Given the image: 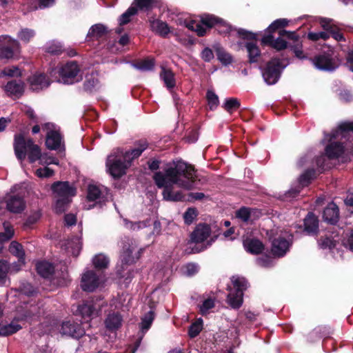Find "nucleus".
<instances>
[{
	"label": "nucleus",
	"instance_id": "nucleus-1",
	"mask_svg": "<svg viewBox=\"0 0 353 353\" xmlns=\"http://www.w3.org/2000/svg\"><path fill=\"white\" fill-rule=\"evenodd\" d=\"M152 179L158 188H163L162 195L168 201H184L185 196L181 190L174 191V185L187 190L194 188L197 181L194 165L183 159L170 162L163 172H155Z\"/></svg>",
	"mask_w": 353,
	"mask_h": 353
},
{
	"label": "nucleus",
	"instance_id": "nucleus-2",
	"mask_svg": "<svg viewBox=\"0 0 353 353\" xmlns=\"http://www.w3.org/2000/svg\"><path fill=\"white\" fill-rule=\"evenodd\" d=\"M13 147L16 157L19 161L26 159L27 153L30 163H34L41 157L39 146L34 144L32 139H26L21 133L16 134L14 137Z\"/></svg>",
	"mask_w": 353,
	"mask_h": 353
},
{
	"label": "nucleus",
	"instance_id": "nucleus-3",
	"mask_svg": "<svg viewBox=\"0 0 353 353\" xmlns=\"http://www.w3.org/2000/svg\"><path fill=\"white\" fill-rule=\"evenodd\" d=\"M231 281L233 288L228 287L227 303L232 308L239 309L243 304V292L249 287V283L245 278L239 276H232Z\"/></svg>",
	"mask_w": 353,
	"mask_h": 353
},
{
	"label": "nucleus",
	"instance_id": "nucleus-4",
	"mask_svg": "<svg viewBox=\"0 0 353 353\" xmlns=\"http://www.w3.org/2000/svg\"><path fill=\"white\" fill-rule=\"evenodd\" d=\"M109 174L114 179H120L125 174L126 170L130 165L127 160H124L123 150L117 149L108 156L105 162Z\"/></svg>",
	"mask_w": 353,
	"mask_h": 353
},
{
	"label": "nucleus",
	"instance_id": "nucleus-5",
	"mask_svg": "<svg viewBox=\"0 0 353 353\" xmlns=\"http://www.w3.org/2000/svg\"><path fill=\"white\" fill-rule=\"evenodd\" d=\"M285 65L277 57L272 58L262 70V77L268 85H274L279 80Z\"/></svg>",
	"mask_w": 353,
	"mask_h": 353
},
{
	"label": "nucleus",
	"instance_id": "nucleus-6",
	"mask_svg": "<svg viewBox=\"0 0 353 353\" xmlns=\"http://www.w3.org/2000/svg\"><path fill=\"white\" fill-rule=\"evenodd\" d=\"M26 206L24 198L19 194H7L0 201V210L6 209L13 214H21L25 210Z\"/></svg>",
	"mask_w": 353,
	"mask_h": 353
},
{
	"label": "nucleus",
	"instance_id": "nucleus-7",
	"mask_svg": "<svg viewBox=\"0 0 353 353\" xmlns=\"http://www.w3.org/2000/svg\"><path fill=\"white\" fill-rule=\"evenodd\" d=\"M80 69L74 61H69L63 65L59 70L61 81L65 84H73L79 82L81 78L77 77Z\"/></svg>",
	"mask_w": 353,
	"mask_h": 353
},
{
	"label": "nucleus",
	"instance_id": "nucleus-8",
	"mask_svg": "<svg viewBox=\"0 0 353 353\" xmlns=\"http://www.w3.org/2000/svg\"><path fill=\"white\" fill-rule=\"evenodd\" d=\"M54 197L72 199L77 194V188L69 181H56L51 185Z\"/></svg>",
	"mask_w": 353,
	"mask_h": 353
},
{
	"label": "nucleus",
	"instance_id": "nucleus-9",
	"mask_svg": "<svg viewBox=\"0 0 353 353\" xmlns=\"http://www.w3.org/2000/svg\"><path fill=\"white\" fill-rule=\"evenodd\" d=\"M19 48L17 41L8 36H0V59H10Z\"/></svg>",
	"mask_w": 353,
	"mask_h": 353
},
{
	"label": "nucleus",
	"instance_id": "nucleus-10",
	"mask_svg": "<svg viewBox=\"0 0 353 353\" xmlns=\"http://www.w3.org/2000/svg\"><path fill=\"white\" fill-rule=\"evenodd\" d=\"M122 251L121 253V261L122 264L130 265L139 259V256H134L132 253L137 249L135 242L129 238H125L123 240Z\"/></svg>",
	"mask_w": 353,
	"mask_h": 353
},
{
	"label": "nucleus",
	"instance_id": "nucleus-11",
	"mask_svg": "<svg viewBox=\"0 0 353 353\" xmlns=\"http://www.w3.org/2000/svg\"><path fill=\"white\" fill-rule=\"evenodd\" d=\"M292 236H289L288 239L282 236L275 238L272 241L271 252L277 257H282L289 251L292 244Z\"/></svg>",
	"mask_w": 353,
	"mask_h": 353
},
{
	"label": "nucleus",
	"instance_id": "nucleus-12",
	"mask_svg": "<svg viewBox=\"0 0 353 353\" xmlns=\"http://www.w3.org/2000/svg\"><path fill=\"white\" fill-rule=\"evenodd\" d=\"M101 279L94 270H88L83 274L81 287L83 291L93 292L100 285Z\"/></svg>",
	"mask_w": 353,
	"mask_h": 353
},
{
	"label": "nucleus",
	"instance_id": "nucleus-13",
	"mask_svg": "<svg viewBox=\"0 0 353 353\" xmlns=\"http://www.w3.org/2000/svg\"><path fill=\"white\" fill-rule=\"evenodd\" d=\"M60 333L62 335L79 339L85 334V331L79 323L67 321L62 323Z\"/></svg>",
	"mask_w": 353,
	"mask_h": 353
},
{
	"label": "nucleus",
	"instance_id": "nucleus-14",
	"mask_svg": "<svg viewBox=\"0 0 353 353\" xmlns=\"http://www.w3.org/2000/svg\"><path fill=\"white\" fill-rule=\"evenodd\" d=\"M4 90L8 97L13 99H20L25 92V83L21 80H11L4 86Z\"/></svg>",
	"mask_w": 353,
	"mask_h": 353
},
{
	"label": "nucleus",
	"instance_id": "nucleus-15",
	"mask_svg": "<svg viewBox=\"0 0 353 353\" xmlns=\"http://www.w3.org/2000/svg\"><path fill=\"white\" fill-rule=\"evenodd\" d=\"M211 233L210 225L205 223H201L196 225L190 235V243H199L205 241Z\"/></svg>",
	"mask_w": 353,
	"mask_h": 353
},
{
	"label": "nucleus",
	"instance_id": "nucleus-16",
	"mask_svg": "<svg viewBox=\"0 0 353 353\" xmlns=\"http://www.w3.org/2000/svg\"><path fill=\"white\" fill-rule=\"evenodd\" d=\"M311 61L315 67L321 70L332 71L336 68L334 60L329 54H318L311 59Z\"/></svg>",
	"mask_w": 353,
	"mask_h": 353
},
{
	"label": "nucleus",
	"instance_id": "nucleus-17",
	"mask_svg": "<svg viewBox=\"0 0 353 353\" xmlns=\"http://www.w3.org/2000/svg\"><path fill=\"white\" fill-rule=\"evenodd\" d=\"M27 81L33 91H39L48 88L50 84L49 78L44 73L37 72L30 76Z\"/></svg>",
	"mask_w": 353,
	"mask_h": 353
},
{
	"label": "nucleus",
	"instance_id": "nucleus-18",
	"mask_svg": "<svg viewBox=\"0 0 353 353\" xmlns=\"http://www.w3.org/2000/svg\"><path fill=\"white\" fill-rule=\"evenodd\" d=\"M135 148L123 151V155L124 156V160H127L128 163L131 165L132 162L139 158L143 151H145L148 147V143L145 140H139L134 143Z\"/></svg>",
	"mask_w": 353,
	"mask_h": 353
},
{
	"label": "nucleus",
	"instance_id": "nucleus-19",
	"mask_svg": "<svg viewBox=\"0 0 353 353\" xmlns=\"http://www.w3.org/2000/svg\"><path fill=\"white\" fill-rule=\"evenodd\" d=\"M150 30L155 34L165 38L170 32L168 24L160 19L150 17L148 19Z\"/></svg>",
	"mask_w": 353,
	"mask_h": 353
},
{
	"label": "nucleus",
	"instance_id": "nucleus-20",
	"mask_svg": "<svg viewBox=\"0 0 353 353\" xmlns=\"http://www.w3.org/2000/svg\"><path fill=\"white\" fill-rule=\"evenodd\" d=\"M282 37H283L279 36L275 39L273 35H263L261 40V45L270 46L276 50H284L288 48V43Z\"/></svg>",
	"mask_w": 353,
	"mask_h": 353
},
{
	"label": "nucleus",
	"instance_id": "nucleus-21",
	"mask_svg": "<svg viewBox=\"0 0 353 353\" xmlns=\"http://www.w3.org/2000/svg\"><path fill=\"white\" fill-rule=\"evenodd\" d=\"M325 154L329 159H337L345 152V146L341 142H331L325 148Z\"/></svg>",
	"mask_w": 353,
	"mask_h": 353
},
{
	"label": "nucleus",
	"instance_id": "nucleus-22",
	"mask_svg": "<svg viewBox=\"0 0 353 353\" xmlns=\"http://www.w3.org/2000/svg\"><path fill=\"white\" fill-rule=\"evenodd\" d=\"M45 310L43 304L41 302H38L35 304H31L28 309H26L23 314V318L27 320H33L39 318L40 316L44 314Z\"/></svg>",
	"mask_w": 353,
	"mask_h": 353
},
{
	"label": "nucleus",
	"instance_id": "nucleus-23",
	"mask_svg": "<svg viewBox=\"0 0 353 353\" xmlns=\"http://www.w3.org/2000/svg\"><path fill=\"white\" fill-rule=\"evenodd\" d=\"M61 142V135L56 130H50L46 134V145L52 150H56L60 147Z\"/></svg>",
	"mask_w": 353,
	"mask_h": 353
},
{
	"label": "nucleus",
	"instance_id": "nucleus-24",
	"mask_svg": "<svg viewBox=\"0 0 353 353\" xmlns=\"http://www.w3.org/2000/svg\"><path fill=\"white\" fill-rule=\"evenodd\" d=\"M199 23L205 29H211L212 28H216L218 24L222 23V19L219 18L214 14L204 13L199 16Z\"/></svg>",
	"mask_w": 353,
	"mask_h": 353
},
{
	"label": "nucleus",
	"instance_id": "nucleus-25",
	"mask_svg": "<svg viewBox=\"0 0 353 353\" xmlns=\"http://www.w3.org/2000/svg\"><path fill=\"white\" fill-rule=\"evenodd\" d=\"M108 31L107 27L101 23L94 24L90 28L87 38L89 40H99L103 37L108 34Z\"/></svg>",
	"mask_w": 353,
	"mask_h": 353
},
{
	"label": "nucleus",
	"instance_id": "nucleus-26",
	"mask_svg": "<svg viewBox=\"0 0 353 353\" xmlns=\"http://www.w3.org/2000/svg\"><path fill=\"white\" fill-rule=\"evenodd\" d=\"M243 246L247 252L252 254H259L264 250V245L256 239H248L243 241Z\"/></svg>",
	"mask_w": 353,
	"mask_h": 353
},
{
	"label": "nucleus",
	"instance_id": "nucleus-27",
	"mask_svg": "<svg viewBox=\"0 0 353 353\" xmlns=\"http://www.w3.org/2000/svg\"><path fill=\"white\" fill-rule=\"evenodd\" d=\"M37 273L45 279L51 278L54 273V265L48 261H39L36 265Z\"/></svg>",
	"mask_w": 353,
	"mask_h": 353
},
{
	"label": "nucleus",
	"instance_id": "nucleus-28",
	"mask_svg": "<svg viewBox=\"0 0 353 353\" xmlns=\"http://www.w3.org/2000/svg\"><path fill=\"white\" fill-rule=\"evenodd\" d=\"M323 221H339V208L334 202H330L323 212Z\"/></svg>",
	"mask_w": 353,
	"mask_h": 353
},
{
	"label": "nucleus",
	"instance_id": "nucleus-29",
	"mask_svg": "<svg viewBox=\"0 0 353 353\" xmlns=\"http://www.w3.org/2000/svg\"><path fill=\"white\" fill-rule=\"evenodd\" d=\"M122 323V316L117 312L109 314L105 320L107 329L111 331L119 329Z\"/></svg>",
	"mask_w": 353,
	"mask_h": 353
},
{
	"label": "nucleus",
	"instance_id": "nucleus-30",
	"mask_svg": "<svg viewBox=\"0 0 353 353\" xmlns=\"http://www.w3.org/2000/svg\"><path fill=\"white\" fill-rule=\"evenodd\" d=\"M289 24V21L287 19H278L274 21L265 30V32L264 35L270 34L273 35V34L276 32H278L280 35V32L283 30L285 27H287Z\"/></svg>",
	"mask_w": 353,
	"mask_h": 353
},
{
	"label": "nucleus",
	"instance_id": "nucleus-31",
	"mask_svg": "<svg viewBox=\"0 0 353 353\" xmlns=\"http://www.w3.org/2000/svg\"><path fill=\"white\" fill-rule=\"evenodd\" d=\"M213 48L216 52L217 59L224 65L231 64L233 61L232 55L226 52L225 49L219 44L213 46Z\"/></svg>",
	"mask_w": 353,
	"mask_h": 353
},
{
	"label": "nucleus",
	"instance_id": "nucleus-32",
	"mask_svg": "<svg viewBox=\"0 0 353 353\" xmlns=\"http://www.w3.org/2000/svg\"><path fill=\"white\" fill-rule=\"evenodd\" d=\"M62 246L65 247V250L70 253L72 256L77 257L81 250V242L80 239L74 237L67 243H64Z\"/></svg>",
	"mask_w": 353,
	"mask_h": 353
},
{
	"label": "nucleus",
	"instance_id": "nucleus-33",
	"mask_svg": "<svg viewBox=\"0 0 353 353\" xmlns=\"http://www.w3.org/2000/svg\"><path fill=\"white\" fill-rule=\"evenodd\" d=\"M247 49L250 63H257L261 57V50L258 46L253 42H247L245 45Z\"/></svg>",
	"mask_w": 353,
	"mask_h": 353
},
{
	"label": "nucleus",
	"instance_id": "nucleus-34",
	"mask_svg": "<svg viewBox=\"0 0 353 353\" xmlns=\"http://www.w3.org/2000/svg\"><path fill=\"white\" fill-rule=\"evenodd\" d=\"M22 327L15 321H12L10 323H0V336H6L13 334L20 330Z\"/></svg>",
	"mask_w": 353,
	"mask_h": 353
},
{
	"label": "nucleus",
	"instance_id": "nucleus-35",
	"mask_svg": "<svg viewBox=\"0 0 353 353\" xmlns=\"http://www.w3.org/2000/svg\"><path fill=\"white\" fill-rule=\"evenodd\" d=\"M161 77L168 89H172L176 86L174 74L171 70L163 68Z\"/></svg>",
	"mask_w": 353,
	"mask_h": 353
},
{
	"label": "nucleus",
	"instance_id": "nucleus-36",
	"mask_svg": "<svg viewBox=\"0 0 353 353\" xmlns=\"http://www.w3.org/2000/svg\"><path fill=\"white\" fill-rule=\"evenodd\" d=\"M316 177V170L314 168H309L299 176V183L302 187L309 185L312 181Z\"/></svg>",
	"mask_w": 353,
	"mask_h": 353
},
{
	"label": "nucleus",
	"instance_id": "nucleus-37",
	"mask_svg": "<svg viewBox=\"0 0 353 353\" xmlns=\"http://www.w3.org/2000/svg\"><path fill=\"white\" fill-rule=\"evenodd\" d=\"M350 133H353V122H343L338 126L332 137L336 138L340 135L343 138H346Z\"/></svg>",
	"mask_w": 353,
	"mask_h": 353
},
{
	"label": "nucleus",
	"instance_id": "nucleus-38",
	"mask_svg": "<svg viewBox=\"0 0 353 353\" xmlns=\"http://www.w3.org/2000/svg\"><path fill=\"white\" fill-rule=\"evenodd\" d=\"M157 4V0H134L132 6L137 8V11H150L152 10Z\"/></svg>",
	"mask_w": 353,
	"mask_h": 353
},
{
	"label": "nucleus",
	"instance_id": "nucleus-39",
	"mask_svg": "<svg viewBox=\"0 0 353 353\" xmlns=\"http://www.w3.org/2000/svg\"><path fill=\"white\" fill-rule=\"evenodd\" d=\"M134 68L141 71H150L154 67V60L153 59H145L138 60L132 63Z\"/></svg>",
	"mask_w": 353,
	"mask_h": 353
},
{
	"label": "nucleus",
	"instance_id": "nucleus-40",
	"mask_svg": "<svg viewBox=\"0 0 353 353\" xmlns=\"http://www.w3.org/2000/svg\"><path fill=\"white\" fill-rule=\"evenodd\" d=\"M3 231L0 232V241L5 243L13 237L14 234V230L13 226L10 224V222H3Z\"/></svg>",
	"mask_w": 353,
	"mask_h": 353
},
{
	"label": "nucleus",
	"instance_id": "nucleus-41",
	"mask_svg": "<svg viewBox=\"0 0 353 353\" xmlns=\"http://www.w3.org/2000/svg\"><path fill=\"white\" fill-rule=\"evenodd\" d=\"M330 160L327 158L325 153L316 158V164L319 173H323L324 171L332 168V165L330 162Z\"/></svg>",
	"mask_w": 353,
	"mask_h": 353
},
{
	"label": "nucleus",
	"instance_id": "nucleus-42",
	"mask_svg": "<svg viewBox=\"0 0 353 353\" xmlns=\"http://www.w3.org/2000/svg\"><path fill=\"white\" fill-rule=\"evenodd\" d=\"M78 310L83 317H90L94 314L96 309L92 301H87L79 306Z\"/></svg>",
	"mask_w": 353,
	"mask_h": 353
},
{
	"label": "nucleus",
	"instance_id": "nucleus-43",
	"mask_svg": "<svg viewBox=\"0 0 353 353\" xmlns=\"http://www.w3.org/2000/svg\"><path fill=\"white\" fill-rule=\"evenodd\" d=\"M109 262L108 257L103 254H98L92 259L94 268L99 270L106 269L108 267Z\"/></svg>",
	"mask_w": 353,
	"mask_h": 353
},
{
	"label": "nucleus",
	"instance_id": "nucleus-44",
	"mask_svg": "<svg viewBox=\"0 0 353 353\" xmlns=\"http://www.w3.org/2000/svg\"><path fill=\"white\" fill-rule=\"evenodd\" d=\"M10 271V263L3 259H0V286L6 284Z\"/></svg>",
	"mask_w": 353,
	"mask_h": 353
},
{
	"label": "nucleus",
	"instance_id": "nucleus-45",
	"mask_svg": "<svg viewBox=\"0 0 353 353\" xmlns=\"http://www.w3.org/2000/svg\"><path fill=\"white\" fill-rule=\"evenodd\" d=\"M9 252L18 257V259H25V252L23 246L17 241H12L9 245Z\"/></svg>",
	"mask_w": 353,
	"mask_h": 353
},
{
	"label": "nucleus",
	"instance_id": "nucleus-46",
	"mask_svg": "<svg viewBox=\"0 0 353 353\" xmlns=\"http://www.w3.org/2000/svg\"><path fill=\"white\" fill-rule=\"evenodd\" d=\"M54 198L56 199L54 210L55 212L57 214H61L67 210L68 207L69 206L70 203L72 201V199L59 197Z\"/></svg>",
	"mask_w": 353,
	"mask_h": 353
},
{
	"label": "nucleus",
	"instance_id": "nucleus-47",
	"mask_svg": "<svg viewBox=\"0 0 353 353\" xmlns=\"http://www.w3.org/2000/svg\"><path fill=\"white\" fill-rule=\"evenodd\" d=\"M45 52L52 55H59L63 52V48L60 43L52 41L47 43L45 47Z\"/></svg>",
	"mask_w": 353,
	"mask_h": 353
},
{
	"label": "nucleus",
	"instance_id": "nucleus-48",
	"mask_svg": "<svg viewBox=\"0 0 353 353\" xmlns=\"http://www.w3.org/2000/svg\"><path fill=\"white\" fill-rule=\"evenodd\" d=\"M241 106V103L237 98H228L225 100L223 108L229 113H232L238 110Z\"/></svg>",
	"mask_w": 353,
	"mask_h": 353
},
{
	"label": "nucleus",
	"instance_id": "nucleus-49",
	"mask_svg": "<svg viewBox=\"0 0 353 353\" xmlns=\"http://www.w3.org/2000/svg\"><path fill=\"white\" fill-rule=\"evenodd\" d=\"M137 13V8L133 6L129 7L127 10L120 16L119 25L123 26L128 23L130 21L131 17L135 15Z\"/></svg>",
	"mask_w": 353,
	"mask_h": 353
},
{
	"label": "nucleus",
	"instance_id": "nucleus-50",
	"mask_svg": "<svg viewBox=\"0 0 353 353\" xmlns=\"http://www.w3.org/2000/svg\"><path fill=\"white\" fill-rule=\"evenodd\" d=\"M327 333L326 332V327H318L314 329L308 334V341L313 343L317 340H320L323 336H325Z\"/></svg>",
	"mask_w": 353,
	"mask_h": 353
},
{
	"label": "nucleus",
	"instance_id": "nucleus-51",
	"mask_svg": "<svg viewBox=\"0 0 353 353\" xmlns=\"http://www.w3.org/2000/svg\"><path fill=\"white\" fill-rule=\"evenodd\" d=\"M319 222H303L299 228H303V232L307 235H316L319 232Z\"/></svg>",
	"mask_w": 353,
	"mask_h": 353
},
{
	"label": "nucleus",
	"instance_id": "nucleus-52",
	"mask_svg": "<svg viewBox=\"0 0 353 353\" xmlns=\"http://www.w3.org/2000/svg\"><path fill=\"white\" fill-rule=\"evenodd\" d=\"M185 26L189 30L196 32L199 37H203L206 34V29L203 27L199 22L196 23L194 20H191L188 22Z\"/></svg>",
	"mask_w": 353,
	"mask_h": 353
},
{
	"label": "nucleus",
	"instance_id": "nucleus-53",
	"mask_svg": "<svg viewBox=\"0 0 353 353\" xmlns=\"http://www.w3.org/2000/svg\"><path fill=\"white\" fill-rule=\"evenodd\" d=\"M206 99L210 110H214L218 107L219 104V97L214 91L208 90L206 92Z\"/></svg>",
	"mask_w": 353,
	"mask_h": 353
},
{
	"label": "nucleus",
	"instance_id": "nucleus-54",
	"mask_svg": "<svg viewBox=\"0 0 353 353\" xmlns=\"http://www.w3.org/2000/svg\"><path fill=\"white\" fill-rule=\"evenodd\" d=\"M101 191L99 188L95 185H89L87 192V199L89 201H94L100 198Z\"/></svg>",
	"mask_w": 353,
	"mask_h": 353
},
{
	"label": "nucleus",
	"instance_id": "nucleus-55",
	"mask_svg": "<svg viewBox=\"0 0 353 353\" xmlns=\"http://www.w3.org/2000/svg\"><path fill=\"white\" fill-rule=\"evenodd\" d=\"M251 208L241 207L236 212V217L241 219V221H249L250 218L252 217ZM256 211H254L256 212Z\"/></svg>",
	"mask_w": 353,
	"mask_h": 353
},
{
	"label": "nucleus",
	"instance_id": "nucleus-56",
	"mask_svg": "<svg viewBox=\"0 0 353 353\" xmlns=\"http://www.w3.org/2000/svg\"><path fill=\"white\" fill-rule=\"evenodd\" d=\"M154 319V312L152 310L144 315L141 319V328L142 330H148Z\"/></svg>",
	"mask_w": 353,
	"mask_h": 353
},
{
	"label": "nucleus",
	"instance_id": "nucleus-57",
	"mask_svg": "<svg viewBox=\"0 0 353 353\" xmlns=\"http://www.w3.org/2000/svg\"><path fill=\"white\" fill-rule=\"evenodd\" d=\"M34 31L29 28L21 29L18 33L19 39L26 43H28L30 39L34 37Z\"/></svg>",
	"mask_w": 353,
	"mask_h": 353
},
{
	"label": "nucleus",
	"instance_id": "nucleus-58",
	"mask_svg": "<svg viewBox=\"0 0 353 353\" xmlns=\"http://www.w3.org/2000/svg\"><path fill=\"white\" fill-rule=\"evenodd\" d=\"M329 38L330 34L325 31H321L318 32H310L307 34V39L312 41H317L319 39L326 41Z\"/></svg>",
	"mask_w": 353,
	"mask_h": 353
},
{
	"label": "nucleus",
	"instance_id": "nucleus-59",
	"mask_svg": "<svg viewBox=\"0 0 353 353\" xmlns=\"http://www.w3.org/2000/svg\"><path fill=\"white\" fill-rule=\"evenodd\" d=\"M202 330V320L199 319L195 323H192L188 330V334L190 338H194L199 335Z\"/></svg>",
	"mask_w": 353,
	"mask_h": 353
},
{
	"label": "nucleus",
	"instance_id": "nucleus-60",
	"mask_svg": "<svg viewBox=\"0 0 353 353\" xmlns=\"http://www.w3.org/2000/svg\"><path fill=\"white\" fill-rule=\"evenodd\" d=\"M98 80L94 77H86L85 81L83 83V90L87 92H92L97 85Z\"/></svg>",
	"mask_w": 353,
	"mask_h": 353
},
{
	"label": "nucleus",
	"instance_id": "nucleus-61",
	"mask_svg": "<svg viewBox=\"0 0 353 353\" xmlns=\"http://www.w3.org/2000/svg\"><path fill=\"white\" fill-rule=\"evenodd\" d=\"M238 35L244 40L251 41H256L257 40L256 34L250 32L248 30H246L245 29L239 28L237 30Z\"/></svg>",
	"mask_w": 353,
	"mask_h": 353
},
{
	"label": "nucleus",
	"instance_id": "nucleus-62",
	"mask_svg": "<svg viewBox=\"0 0 353 353\" xmlns=\"http://www.w3.org/2000/svg\"><path fill=\"white\" fill-rule=\"evenodd\" d=\"M3 74L5 76L10 77H19L22 76L21 72L19 70V68L18 67L14 66L4 68V70H3Z\"/></svg>",
	"mask_w": 353,
	"mask_h": 353
},
{
	"label": "nucleus",
	"instance_id": "nucleus-63",
	"mask_svg": "<svg viewBox=\"0 0 353 353\" xmlns=\"http://www.w3.org/2000/svg\"><path fill=\"white\" fill-rule=\"evenodd\" d=\"M214 305V300L213 299H207L203 302V304L200 306V312L203 315H204L208 312L210 309L213 308Z\"/></svg>",
	"mask_w": 353,
	"mask_h": 353
},
{
	"label": "nucleus",
	"instance_id": "nucleus-64",
	"mask_svg": "<svg viewBox=\"0 0 353 353\" xmlns=\"http://www.w3.org/2000/svg\"><path fill=\"white\" fill-rule=\"evenodd\" d=\"M201 57L205 62H210L214 57L212 49L205 47L201 52Z\"/></svg>",
	"mask_w": 353,
	"mask_h": 353
}]
</instances>
